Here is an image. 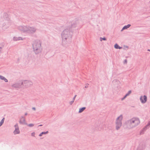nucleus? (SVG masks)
<instances>
[{
	"label": "nucleus",
	"instance_id": "c9c22d12",
	"mask_svg": "<svg viewBox=\"0 0 150 150\" xmlns=\"http://www.w3.org/2000/svg\"><path fill=\"white\" fill-rule=\"evenodd\" d=\"M148 51H149V52H150V50H149V49H148Z\"/></svg>",
	"mask_w": 150,
	"mask_h": 150
},
{
	"label": "nucleus",
	"instance_id": "2eb2a0df",
	"mask_svg": "<svg viewBox=\"0 0 150 150\" xmlns=\"http://www.w3.org/2000/svg\"><path fill=\"white\" fill-rule=\"evenodd\" d=\"M0 79L1 80L4 81L6 82H7L8 81V80L6 78L1 75H0Z\"/></svg>",
	"mask_w": 150,
	"mask_h": 150
},
{
	"label": "nucleus",
	"instance_id": "0eeeda50",
	"mask_svg": "<svg viewBox=\"0 0 150 150\" xmlns=\"http://www.w3.org/2000/svg\"><path fill=\"white\" fill-rule=\"evenodd\" d=\"M18 29L21 31L28 33V26H20L18 27Z\"/></svg>",
	"mask_w": 150,
	"mask_h": 150
},
{
	"label": "nucleus",
	"instance_id": "2f4dec72",
	"mask_svg": "<svg viewBox=\"0 0 150 150\" xmlns=\"http://www.w3.org/2000/svg\"><path fill=\"white\" fill-rule=\"evenodd\" d=\"M32 109L33 110H36V109H35V107H33Z\"/></svg>",
	"mask_w": 150,
	"mask_h": 150
},
{
	"label": "nucleus",
	"instance_id": "f257e3e1",
	"mask_svg": "<svg viewBox=\"0 0 150 150\" xmlns=\"http://www.w3.org/2000/svg\"><path fill=\"white\" fill-rule=\"evenodd\" d=\"M76 23L74 21H69L66 24V28L61 33L62 44L64 47H67L71 42L73 31L72 28L76 26Z\"/></svg>",
	"mask_w": 150,
	"mask_h": 150
},
{
	"label": "nucleus",
	"instance_id": "72a5a7b5",
	"mask_svg": "<svg viewBox=\"0 0 150 150\" xmlns=\"http://www.w3.org/2000/svg\"><path fill=\"white\" fill-rule=\"evenodd\" d=\"M27 115V113H25V115Z\"/></svg>",
	"mask_w": 150,
	"mask_h": 150
},
{
	"label": "nucleus",
	"instance_id": "c756f323",
	"mask_svg": "<svg viewBox=\"0 0 150 150\" xmlns=\"http://www.w3.org/2000/svg\"><path fill=\"white\" fill-rule=\"evenodd\" d=\"M76 95H75L74 96V97L73 98V100H74H74L75 99V98L76 97Z\"/></svg>",
	"mask_w": 150,
	"mask_h": 150
},
{
	"label": "nucleus",
	"instance_id": "f704fd0d",
	"mask_svg": "<svg viewBox=\"0 0 150 150\" xmlns=\"http://www.w3.org/2000/svg\"><path fill=\"white\" fill-rule=\"evenodd\" d=\"M42 126V125H39V126Z\"/></svg>",
	"mask_w": 150,
	"mask_h": 150
},
{
	"label": "nucleus",
	"instance_id": "4468645a",
	"mask_svg": "<svg viewBox=\"0 0 150 150\" xmlns=\"http://www.w3.org/2000/svg\"><path fill=\"white\" fill-rule=\"evenodd\" d=\"M131 26L130 24H128L127 25L125 26L121 30V31H122L123 30L125 29H127L128 28H129Z\"/></svg>",
	"mask_w": 150,
	"mask_h": 150
},
{
	"label": "nucleus",
	"instance_id": "5701e85b",
	"mask_svg": "<svg viewBox=\"0 0 150 150\" xmlns=\"http://www.w3.org/2000/svg\"><path fill=\"white\" fill-rule=\"evenodd\" d=\"M102 40H106V39L105 37L103 38H102L101 37L100 38V41H102Z\"/></svg>",
	"mask_w": 150,
	"mask_h": 150
},
{
	"label": "nucleus",
	"instance_id": "aec40b11",
	"mask_svg": "<svg viewBox=\"0 0 150 150\" xmlns=\"http://www.w3.org/2000/svg\"><path fill=\"white\" fill-rule=\"evenodd\" d=\"M48 131H47V132H41V133H40L39 134V136L40 137H41V136H42V134H48Z\"/></svg>",
	"mask_w": 150,
	"mask_h": 150
},
{
	"label": "nucleus",
	"instance_id": "f8f14e48",
	"mask_svg": "<svg viewBox=\"0 0 150 150\" xmlns=\"http://www.w3.org/2000/svg\"><path fill=\"white\" fill-rule=\"evenodd\" d=\"M19 122L20 124L27 125L26 122L25 118L23 116L20 117Z\"/></svg>",
	"mask_w": 150,
	"mask_h": 150
},
{
	"label": "nucleus",
	"instance_id": "cd10ccee",
	"mask_svg": "<svg viewBox=\"0 0 150 150\" xmlns=\"http://www.w3.org/2000/svg\"><path fill=\"white\" fill-rule=\"evenodd\" d=\"M74 101L73 100H72L71 101L69 102V104L70 105H71L73 103H74Z\"/></svg>",
	"mask_w": 150,
	"mask_h": 150
},
{
	"label": "nucleus",
	"instance_id": "473e14b6",
	"mask_svg": "<svg viewBox=\"0 0 150 150\" xmlns=\"http://www.w3.org/2000/svg\"><path fill=\"white\" fill-rule=\"evenodd\" d=\"M88 84H86V86H85V88H87L88 87Z\"/></svg>",
	"mask_w": 150,
	"mask_h": 150
},
{
	"label": "nucleus",
	"instance_id": "393cba45",
	"mask_svg": "<svg viewBox=\"0 0 150 150\" xmlns=\"http://www.w3.org/2000/svg\"><path fill=\"white\" fill-rule=\"evenodd\" d=\"M132 91L131 90L129 91L128 93L126 94L127 96H129L131 93Z\"/></svg>",
	"mask_w": 150,
	"mask_h": 150
},
{
	"label": "nucleus",
	"instance_id": "a878e982",
	"mask_svg": "<svg viewBox=\"0 0 150 150\" xmlns=\"http://www.w3.org/2000/svg\"><path fill=\"white\" fill-rule=\"evenodd\" d=\"M27 125L28 127H32L34 126V125L33 124H30L28 125L27 124Z\"/></svg>",
	"mask_w": 150,
	"mask_h": 150
},
{
	"label": "nucleus",
	"instance_id": "b1692460",
	"mask_svg": "<svg viewBox=\"0 0 150 150\" xmlns=\"http://www.w3.org/2000/svg\"><path fill=\"white\" fill-rule=\"evenodd\" d=\"M4 45L2 44H0V53L1 52V49L4 47Z\"/></svg>",
	"mask_w": 150,
	"mask_h": 150
},
{
	"label": "nucleus",
	"instance_id": "9b49d317",
	"mask_svg": "<svg viewBox=\"0 0 150 150\" xmlns=\"http://www.w3.org/2000/svg\"><path fill=\"white\" fill-rule=\"evenodd\" d=\"M140 100L142 104L145 103L147 100V97L145 95L141 96L140 97Z\"/></svg>",
	"mask_w": 150,
	"mask_h": 150
},
{
	"label": "nucleus",
	"instance_id": "dca6fc26",
	"mask_svg": "<svg viewBox=\"0 0 150 150\" xmlns=\"http://www.w3.org/2000/svg\"><path fill=\"white\" fill-rule=\"evenodd\" d=\"M144 146L142 145H140L137 147V150H144Z\"/></svg>",
	"mask_w": 150,
	"mask_h": 150
},
{
	"label": "nucleus",
	"instance_id": "39448f33",
	"mask_svg": "<svg viewBox=\"0 0 150 150\" xmlns=\"http://www.w3.org/2000/svg\"><path fill=\"white\" fill-rule=\"evenodd\" d=\"M4 23L2 25L1 28L3 30H5L8 28L11 24V21L9 18L4 19L3 20Z\"/></svg>",
	"mask_w": 150,
	"mask_h": 150
},
{
	"label": "nucleus",
	"instance_id": "1a4fd4ad",
	"mask_svg": "<svg viewBox=\"0 0 150 150\" xmlns=\"http://www.w3.org/2000/svg\"><path fill=\"white\" fill-rule=\"evenodd\" d=\"M15 128V130L13 131V133L14 135L18 134L20 133V131L19 129V127L18 123H16L14 125Z\"/></svg>",
	"mask_w": 150,
	"mask_h": 150
},
{
	"label": "nucleus",
	"instance_id": "6e6552de",
	"mask_svg": "<svg viewBox=\"0 0 150 150\" xmlns=\"http://www.w3.org/2000/svg\"><path fill=\"white\" fill-rule=\"evenodd\" d=\"M11 86L16 89H20L22 88L21 83L16 82L11 85Z\"/></svg>",
	"mask_w": 150,
	"mask_h": 150
},
{
	"label": "nucleus",
	"instance_id": "f03ea898",
	"mask_svg": "<svg viewBox=\"0 0 150 150\" xmlns=\"http://www.w3.org/2000/svg\"><path fill=\"white\" fill-rule=\"evenodd\" d=\"M127 122V128L131 129L138 126L140 124V122L138 117H134L128 120Z\"/></svg>",
	"mask_w": 150,
	"mask_h": 150
},
{
	"label": "nucleus",
	"instance_id": "e433bc0d",
	"mask_svg": "<svg viewBox=\"0 0 150 150\" xmlns=\"http://www.w3.org/2000/svg\"><path fill=\"white\" fill-rule=\"evenodd\" d=\"M150 3V1H149Z\"/></svg>",
	"mask_w": 150,
	"mask_h": 150
},
{
	"label": "nucleus",
	"instance_id": "9d476101",
	"mask_svg": "<svg viewBox=\"0 0 150 150\" xmlns=\"http://www.w3.org/2000/svg\"><path fill=\"white\" fill-rule=\"evenodd\" d=\"M36 30L35 28L33 27H30L28 26V33L29 34H33L35 33Z\"/></svg>",
	"mask_w": 150,
	"mask_h": 150
},
{
	"label": "nucleus",
	"instance_id": "423d86ee",
	"mask_svg": "<svg viewBox=\"0 0 150 150\" xmlns=\"http://www.w3.org/2000/svg\"><path fill=\"white\" fill-rule=\"evenodd\" d=\"M21 84L22 87L27 88L32 86L33 83L31 80H24L21 81Z\"/></svg>",
	"mask_w": 150,
	"mask_h": 150
},
{
	"label": "nucleus",
	"instance_id": "ddd939ff",
	"mask_svg": "<svg viewBox=\"0 0 150 150\" xmlns=\"http://www.w3.org/2000/svg\"><path fill=\"white\" fill-rule=\"evenodd\" d=\"M13 40L14 41H17L19 40H23V39L21 37H14L13 38Z\"/></svg>",
	"mask_w": 150,
	"mask_h": 150
},
{
	"label": "nucleus",
	"instance_id": "4be33fe9",
	"mask_svg": "<svg viewBox=\"0 0 150 150\" xmlns=\"http://www.w3.org/2000/svg\"><path fill=\"white\" fill-rule=\"evenodd\" d=\"M4 118H3L0 122V127L2 125L4 122Z\"/></svg>",
	"mask_w": 150,
	"mask_h": 150
},
{
	"label": "nucleus",
	"instance_id": "6ab92c4d",
	"mask_svg": "<svg viewBox=\"0 0 150 150\" xmlns=\"http://www.w3.org/2000/svg\"><path fill=\"white\" fill-rule=\"evenodd\" d=\"M114 47L116 49H121L122 48V47H119L117 44H116L114 45Z\"/></svg>",
	"mask_w": 150,
	"mask_h": 150
},
{
	"label": "nucleus",
	"instance_id": "20e7f679",
	"mask_svg": "<svg viewBox=\"0 0 150 150\" xmlns=\"http://www.w3.org/2000/svg\"><path fill=\"white\" fill-rule=\"evenodd\" d=\"M122 119L123 116L122 115H120L116 118L115 121V127L116 130H119L121 127Z\"/></svg>",
	"mask_w": 150,
	"mask_h": 150
},
{
	"label": "nucleus",
	"instance_id": "f3484780",
	"mask_svg": "<svg viewBox=\"0 0 150 150\" xmlns=\"http://www.w3.org/2000/svg\"><path fill=\"white\" fill-rule=\"evenodd\" d=\"M150 127V121H149L147 124L143 128V129L146 130L147 129L149 128Z\"/></svg>",
	"mask_w": 150,
	"mask_h": 150
},
{
	"label": "nucleus",
	"instance_id": "7ed1b4c3",
	"mask_svg": "<svg viewBox=\"0 0 150 150\" xmlns=\"http://www.w3.org/2000/svg\"><path fill=\"white\" fill-rule=\"evenodd\" d=\"M32 45L33 51L36 54H38L42 52V43L40 40L34 41Z\"/></svg>",
	"mask_w": 150,
	"mask_h": 150
},
{
	"label": "nucleus",
	"instance_id": "bb28decb",
	"mask_svg": "<svg viewBox=\"0 0 150 150\" xmlns=\"http://www.w3.org/2000/svg\"><path fill=\"white\" fill-rule=\"evenodd\" d=\"M127 96L126 95H125L123 98H121V100H124L126 98Z\"/></svg>",
	"mask_w": 150,
	"mask_h": 150
},
{
	"label": "nucleus",
	"instance_id": "412c9836",
	"mask_svg": "<svg viewBox=\"0 0 150 150\" xmlns=\"http://www.w3.org/2000/svg\"><path fill=\"white\" fill-rule=\"evenodd\" d=\"M113 83L115 84H119L120 83V81L117 79L114 80L113 81Z\"/></svg>",
	"mask_w": 150,
	"mask_h": 150
},
{
	"label": "nucleus",
	"instance_id": "a211bd4d",
	"mask_svg": "<svg viewBox=\"0 0 150 150\" xmlns=\"http://www.w3.org/2000/svg\"><path fill=\"white\" fill-rule=\"evenodd\" d=\"M86 108L85 107H83L82 108H80L79 111V113H81L83 112Z\"/></svg>",
	"mask_w": 150,
	"mask_h": 150
},
{
	"label": "nucleus",
	"instance_id": "7c9ffc66",
	"mask_svg": "<svg viewBox=\"0 0 150 150\" xmlns=\"http://www.w3.org/2000/svg\"><path fill=\"white\" fill-rule=\"evenodd\" d=\"M127 60L126 59L124 61V63H127Z\"/></svg>",
	"mask_w": 150,
	"mask_h": 150
},
{
	"label": "nucleus",
	"instance_id": "c85d7f7f",
	"mask_svg": "<svg viewBox=\"0 0 150 150\" xmlns=\"http://www.w3.org/2000/svg\"><path fill=\"white\" fill-rule=\"evenodd\" d=\"M31 136L33 137H35V133L34 132H32V133H31Z\"/></svg>",
	"mask_w": 150,
	"mask_h": 150
}]
</instances>
